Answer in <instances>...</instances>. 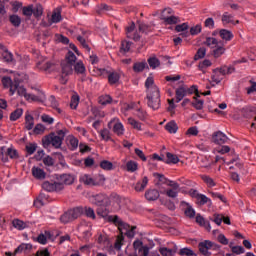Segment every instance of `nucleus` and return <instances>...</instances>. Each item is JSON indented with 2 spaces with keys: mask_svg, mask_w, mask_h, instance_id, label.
<instances>
[{
  "mask_svg": "<svg viewBox=\"0 0 256 256\" xmlns=\"http://www.w3.org/2000/svg\"><path fill=\"white\" fill-rule=\"evenodd\" d=\"M109 221L114 223L116 227H118V231H120V235H118L116 242L114 244V247L117 251H121V247H123V241H125V236L128 237V239H133L135 237V229H137V226H131L127 223H125L119 216H109Z\"/></svg>",
  "mask_w": 256,
  "mask_h": 256,
  "instance_id": "nucleus-1",
  "label": "nucleus"
},
{
  "mask_svg": "<svg viewBox=\"0 0 256 256\" xmlns=\"http://www.w3.org/2000/svg\"><path fill=\"white\" fill-rule=\"evenodd\" d=\"M147 105L153 111H157L161 107V92L159 87L155 85V80L149 76L145 81Z\"/></svg>",
  "mask_w": 256,
  "mask_h": 256,
  "instance_id": "nucleus-2",
  "label": "nucleus"
},
{
  "mask_svg": "<svg viewBox=\"0 0 256 256\" xmlns=\"http://www.w3.org/2000/svg\"><path fill=\"white\" fill-rule=\"evenodd\" d=\"M65 137V132L59 130L58 134L50 133L42 139L43 147L47 149L50 145L55 147V149H60L63 145V138Z\"/></svg>",
  "mask_w": 256,
  "mask_h": 256,
  "instance_id": "nucleus-3",
  "label": "nucleus"
},
{
  "mask_svg": "<svg viewBox=\"0 0 256 256\" xmlns=\"http://www.w3.org/2000/svg\"><path fill=\"white\" fill-rule=\"evenodd\" d=\"M198 249L201 255L211 256V252H209V249H213V251H219L221 249V245L214 243L210 240H204L198 244Z\"/></svg>",
  "mask_w": 256,
  "mask_h": 256,
  "instance_id": "nucleus-4",
  "label": "nucleus"
},
{
  "mask_svg": "<svg viewBox=\"0 0 256 256\" xmlns=\"http://www.w3.org/2000/svg\"><path fill=\"white\" fill-rule=\"evenodd\" d=\"M0 157L2 163H9V159H19V152L13 147L7 148L6 146H2L0 148Z\"/></svg>",
  "mask_w": 256,
  "mask_h": 256,
  "instance_id": "nucleus-5",
  "label": "nucleus"
},
{
  "mask_svg": "<svg viewBox=\"0 0 256 256\" xmlns=\"http://www.w3.org/2000/svg\"><path fill=\"white\" fill-rule=\"evenodd\" d=\"M100 75L107 77L109 85H117L121 79V75L113 70L100 69Z\"/></svg>",
  "mask_w": 256,
  "mask_h": 256,
  "instance_id": "nucleus-6",
  "label": "nucleus"
},
{
  "mask_svg": "<svg viewBox=\"0 0 256 256\" xmlns=\"http://www.w3.org/2000/svg\"><path fill=\"white\" fill-rule=\"evenodd\" d=\"M108 128L112 129L113 133L115 135H118V137H121V135L125 134V127L123 126V123L119 121V119L114 118L108 123Z\"/></svg>",
  "mask_w": 256,
  "mask_h": 256,
  "instance_id": "nucleus-7",
  "label": "nucleus"
},
{
  "mask_svg": "<svg viewBox=\"0 0 256 256\" xmlns=\"http://www.w3.org/2000/svg\"><path fill=\"white\" fill-rule=\"evenodd\" d=\"M126 36L128 39H132L137 43L141 41V35L139 32L135 31V22H132L129 26L126 27Z\"/></svg>",
  "mask_w": 256,
  "mask_h": 256,
  "instance_id": "nucleus-8",
  "label": "nucleus"
},
{
  "mask_svg": "<svg viewBox=\"0 0 256 256\" xmlns=\"http://www.w3.org/2000/svg\"><path fill=\"white\" fill-rule=\"evenodd\" d=\"M42 189H44V191H48L49 193L53 191H63V184L59 182L46 181L42 184Z\"/></svg>",
  "mask_w": 256,
  "mask_h": 256,
  "instance_id": "nucleus-9",
  "label": "nucleus"
},
{
  "mask_svg": "<svg viewBox=\"0 0 256 256\" xmlns=\"http://www.w3.org/2000/svg\"><path fill=\"white\" fill-rule=\"evenodd\" d=\"M212 141L215 145H225L229 141V137L221 131L214 132L212 135Z\"/></svg>",
  "mask_w": 256,
  "mask_h": 256,
  "instance_id": "nucleus-10",
  "label": "nucleus"
},
{
  "mask_svg": "<svg viewBox=\"0 0 256 256\" xmlns=\"http://www.w3.org/2000/svg\"><path fill=\"white\" fill-rule=\"evenodd\" d=\"M161 161L166 165H177L179 163V157L171 152H167L166 156L161 155Z\"/></svg>",
  "mask_w": 256,
  "mask_h": 256,
  "instance_id": "nucleus-11",
  "label": "nucleus"
},
{
  "mask_svg": "<svg viewBox=\"0 0 256 256\" xmlns=\"http://www.w3.org/2000/svg\"><path fill=\"white\" fill-rule=\"evenodd\" d=\"M133 248L135 251H138L141 256H149V248L148 246H143V242L139 239H136L133 242Z\"/></svg>",
  "mask_w": 256,
  "mask_h": 256,
  "instance_id": "nucleus-12",
  "label": "nucleus"
},
{
  "mask_svg": "<svg viewBox=\"0 0 256 256\" xmlns=\"http://www.w3.org/2000/svg\"><path fill=\"white\" fill-rule=\"evenodd\" d=\"M2 85L8 89V87L10 88V93H12V95H15V91H17V84L13 83V80L11 79V77L9 76H4L2 78Z\"/></svg>",
  "mask_w": 256,
  "mask_h": 256,
  "instance_id": "nucleus-13",
  "label": "nucleus"
},
{
  "mask_svg": "<svg viewBox=\"0 0 256 256\" xmlns=\"http://www.w3.org/2000/svg\"><path fill=\"white\" fill-rule=\"evenodd\" d=\"M107 201V195L105 194H96L90 197V203L93 205H96L97 207L99 205H105V202Z\"/></svg>",
  "mask_w": 256,
  "mask_h": 256,
  "instance_id": "nucleus-14",
  "label": "nucleus"
},
{
  "mask_svg": "<svg viewBox=\"0 0 256 256\" xmlns=\"http://www.w3.org/2000/svg\"><path fill=\"white\" fill-rule=\"evenodd\" d=\"M58 180H59L58 183H61L64 189L65 185H73L75 181V176L71 174H62L59 176Z\"/></svg>",
  "mask_w": 256,
  "mask_h": 256,
  "instance_id": "nucleus-15",
  "label": "nucleus"
},
{
  "mask_svg": "<svg viewBox=\"0 0 256 256\" xmlns=\"http://www.w3.org/2000/svg\"><path fill=\"white\" fill-rule=\"evenodd\" d=\"M176 95V103H181L183 101V98L187 97V86H180L175 91Z\"/></svg>",
  "mask_w": 256,
  "mask_h": 256,
  "instance_id": "nucleus-16",
  "label": "nucleus"
},
{
  "mask_svg": "<svg viewBox=\"0 0 256 256\" xmlns=\"http://www.w3.org/2000/svg\"><path fill=\"white\" fill-rule=\"evenodd\" d=\"M145 69H149V64L145 60H143L142 62H135L133 65L134 73H143Z\"/></svg>",
  "mask_w": 256,
  "mask_h": 256,
  "instance_id": "nucleus-17",
  "label": "nucleus"
},
{
  "mask_svg": "<svg viewBox=\"0 0 256 256\" xmlns=\"http://www.w3.org/2000/svg\"><path fill=\"white\" fill-rule=\"evenodd\" d=\"M181 206L182 207H187L184 210V214H185L186 217H189V219H193L195 217V209H193V206H191V204H189L185 201H182Z\"/></svg>",
  "mask_w": 256,
  "mask_h": 256,
  "instance_id": "nucleus-18",
  "label": "nucleus"
},
{
  "mask_svg": "<svg viewBox=\"0 0 256 256\" xmlns=\"http://www.w3.org/2000/svg\"><path fill=\"white\" fill-rule=\"evenodd\" d=\"M163 25H177L178 23H181V19L178 16L171 15L165 18H161Z\"/></svg>",
  "mask_w": 256,
  "mask_h": 256,
  "instance_id": "nucleus-19",
  "label": "nucleus"
},
{
  "mask_svg": "<svg viewBox=\"0 0 256 256\" xmlns=\"http://www.w3.org/2000/svg\"><path fill=\"white\" fill-rule=\"evenodd\" d=\"M196 223H198L200 227H205L207 231H211V223L205 220V218L201 214L196 215Z\"/></svg>",
  "mask_w": 256,
  "mask_h": 256,
  "instance_id": "nucleus-20",
  "label": "nucleus"
},
{
  "mask_svg": "<svg viewBox=\"0 0 256 256\" xmlns=\"http://www.w3.org/2000/svg\"><path fill=\"white\" fill-rule=\"evenodd\" d=\"M225 46H223V42L219 43L218 45L214 46V50L212 51V54L214 56L215 59H219V57H221V55L225 54Z\"/></svg>",
  "mask_w": 256,
  "mask_h": 256,
  "instance_id": "nucleus-21",
  "label": "nucleus"
},
{
  "mask_svg": "<svg viewBox=\"0 0 256 256\" xmlns=\"http://www.w3.org/2000/svg\"><path fill=\"white\" fill-rule=\"evenodd\" d=\"M159 190L157 189H150L148 191H146L145 193V198L148 201H157V199H159Z\"/></svg>",
  "mask_w": 256,
  "mask_h": 256,
  "instance_id": "nucleus-22",
  "label": "nucleus"
},
{
  "mask_svg": "<svg viewBox=\"0 0 256 256\" xmlns=\"http://www.w3.org/2000/svg\"><path fill=\"white\" fill-rule=\"evenodd\" d=\"M161 185H166V187H172V189H179V183L169 180L165 175L161 174Z\"/></svg>",
  "mask_w": 256,
  "mask_h": 256,
  "instance_id": "nucleus-23",
  "label": "nucleus"
},
{
  "mask_svg": "<svg viewBox=\"0 0 256 256\" xmlns=\"http://www.w3.org/2000/svg\"><path fill=\"white\" fill-rule=\"evenodd\" d=\"M164 129L168 131V133L175 134L179 131V126H177V122H175V120H171L164 126Z\"/></svg>",
  "mask_w": 256,
  "mask_h": 256,
  "instance_id": "nucleus-24",
  "label": "nucleus"
},
{
  "mask_svg": "<svg viewBox=\"0 0 256 256\" xmlns=\"http://www.w3.org/2000/svg\"><path fill=\"white\" fill-rule=\"evenodd\" d=\"M62 79H65L67 75H71L73 73V64H69L68 62L62 63Z\"/></svg>",
  "mask_w": 256,
  "mask_h": 256,
  "instance_id": "nucleus-25",
  "label": "nucleus"
},
{
  "mask_svg": "<svg viewBox=\"0 0 256 256\" xmlns=\"http://www.w3.org/2000/svg\"><path fill=\"white\" fill-rule=\"evenodd\" d=\"M219 36L221 37V39H223V41H231V39H233L234 37L233 32L227 29H220Z\"/></svg>",
  "mask_w": 256,
  "mask_h": 256,
  "instance_id": "nucleus-26",
  "label": "nucleus"
},
{
  "mask_svg": "<svg viewBox=\"0 0 256 256\" xmlns=\"http://www.w3.org/2000/svg\"><path fill=\"white\" fill-rule=\"evenodd\" d=\"M32 175L33 177H35V179H45L46 177V173L43 169L39 168V167H33L32 168Z\"/></svg>",
  "mask_w": 256,
  "mask_h": 256,
  "instance_id": "nucleus-27",
  "label": "nucleus"
},
{
  "mask_svg": "<svg viewBox=\"0 0 256 256\" xmlns=\"http://www.w3.org/2000/svg\"><path fill=\"white\" fill-rule=\"evenodd\" d=\"M149 183V178L144 176L142 180L138 181L135 185V191H145V187H147Z\"/></svg>",
  "mask_w": 256,
  "mask_h": 256,
  "instance_id": "nucleus-28",
  "label": "nucleus"
},
{
  "mask_svg": "<svg viewBox=\"0 0 256 256\" xmlns=\"http://www.w3.org/2000/svg\"><path fill=\"white\" fill-rule=\"evenodd\" d=\"M70 212V215L72 217V220L75 221V219H79L81 215L84 213L83 207H76L74 209L68 210Z\"/></svg>",
  "mask_w": 256,
  "mask_h": 256,
  "instance_id": "nucleus-29",
  "label": "nucleus"
},
{
  "mask_svg": "<svg viewBox=\"0 0 256 256\" xmlns=\"http://www.w3.org/2000/svg\"><path fill=\"white\" fill-rule=\"evenodd\" d=\"M25 127L27 131H31L35 127V118L31 114H26L25 116Z\"/></svg>",
  "mask_w": 256,
  "mask_h": 256,
  "instance_id": "nucleus-30",
  "label": "nucleus"
},
{
  "mask_svg": "<svg viewBox=\"0 0 256 256\" xmlns=\"http://www.w3.org/2000/svg\"><path fill=\"white\" fill-rule=\"evenodd\" d=\"M253 113H255L254 107H246L241 109V114L244 119H252Z\"/></svg>",
  "mask_w": 256,
  "mask_h": 256,
  "instance_id": "nucleus-31",
  "label": "nucleus"
},
{
  "mask_svg": "<svg viewBox=\"0 0 256 256\" xmlns=\"http://www.w3.org/2000/svg\"><path fill=\"white\" fill-rule=\"evenodd\" d=\"M98 102L100 105H111L113 103V98L109 94L101 95L98 98Z\"/></svg>",
  "mask_w": 256,
  "mask_h": 256,
  "instance_id": "nucleus-32",
  "label": "nucleus"
},
{
  "mask_svg": "<svg viewBox=\"0 0 256 256\" xmlns=\"http://www.w3.org/2000/svg\"><path fill=\"white\" fill-rule=\"evenodd\" d=\"M219 43H223V41H218L217 38L207 37L206 41L203 42V45L207 47H211V49H215V46L219 45Z\"/></svg>",
  "mask_w": 256,
  "mask_h": 256,
  "instance_id": "nucleus-33",
  "label": "nucleus"
},
{
  "mask_svg": "<svg viewBox=\"0 0 256 256\" xmlns=\"http://www.w3.org/2000/svg\"><path fill=\"white\" fill-rule=\"evenodd\" d=\"M31 249H33V245L22 243L15 249V253H29Z\"/></svg>",
  "mask_w": 256,
  "mask_h": 256,
  "instance_id": "nucleus-34",
  "label": "nucleus"
},
{
  "mask_svg": "<svg viewBox=\"0 0 256 256\" xmlns=\"http://www.w3.org/2000/svg\"><path fill=\"white\" fill-rule=\"evenodd\" d=\"M62 16H61V8H56L53 13H52V16H51V21L52 23H61V20H62Z\"/></svg>",
  "mask_w": 256,
  "mask_h": 256,
  "instance_id": "nucleus-35",
  "label": "nucleus"
},
{
  "mask_svg": "<svg viewBox=\"0 0 256 256\" xmlns=\"http://www.w3.org/2000/svg\"><path fill=\"white\" fill-rule=\"evenodd\" d=\"M138 29L140 33H151L153 31V27L147 25L145 22L138 21Z\"/></svg>",
  "mask_w": 256,
  "mask_h": 256,
  "instance_id": "nucleus-36",
  "label": "nucleus"
},
{
  "mask_svg": "<svg viewBox=\"0 0 256 256\" xmlns=\"http://www.w3.org/2000/svg\"><path fill=\"white\" fill-rule=\"evenodd\" d=\"M32 15L35 19H41L43 15V6L41 4H36L35 7H33Z\"/></svg>",
  "mask_w": 256,
  "mask_h": 256,
  "instance_id": "nucleus-37",
  "label": "nucleus"
},
{
  "mask_svg": "<svg viewBox=\"0 0 256 256\" xmlns=\"http://www.w3.org/2000/svg\"><path fill=\"white\" fill-rule=\"evenodd\" d=\"M96 213L99 215V217H107L109 216V209L104 204H101L96 209Z\"/></svg>",
  "mask_w": 256,
  "mask_h": 256,
  "instance_id": "nucleus-38",
  "label": "nucleus"
},
{
  "mask_svg": "<svg viewBox=\"0 0 256 256\" xmlns=\"http://www.w3.org/2000/svg\"><path fill=\"white\" fill-rule=\"evenodd\" d=\"M147 63L150 69H157L161 65V62L155 56L149 57Z\"/></svg>",
  "mask_w": 256,
  "mask_h": 256,
  "instance_id": "nucleus-39",
  "label": "nucleus"
},
{
  "mask_svg": "<svg viewBox=\"0 0 256 256\" xmlns=\"http://www.w3.org/2000/svg\"><path fill=\"white\" fill-rule=\"evenodd\" d=\"M22 15H24L26 19H31V17H33V5L24 6L22 8Z\"/></svg>",
  "mask_w": 256,
  "mask_h": 256,
  "instance_id": "nucleus-40",
  "label": "nucleus"
},
{
  "mask_svg": "<svg viewBox=\"0 0 256 256\" xmlns=\"http://www.w3.org/2000/svg\"><path fill=\"white\" fill-rule=\"evenodd\" d=\"M9 21L13 27H20L21 26V17L17 14H12L9 16Z\"/></svg>",
  "mask_w": 256,
  "mask_h": 256,
  "instance_id": "nucleus-41",
  "label": "nucleus"
},
{
  "mask_svg": "<svg viewBox=\"0 0 256 256\" xmlns=\"http://www.w3.org/2000/svg\"><path fill=\"white\" fill-rule=\"evenodd\" d=\"M74 71L75 73H77V75H85V65L83 64V62L78 61L75 65H74Z\"/></svg>",
  "mask_w": 256,
  "mask_h": 256,
  "instance_id": "nucleus-42",
  "label": "nucleus"
},
{
  "mask_svg": "<svg viewBox=\"0 0 256 256\" xmlns=\"http://www.w3.org/2000/svg\"><path fill=\"white\" fill-rule=\"evenodd\" d=\"M205 55H207V48L206 47H200L196 54L194 55V61H199V59L205 58Z\"/></svg>",
  "mask_w": 256,
  "mask_h": 256,
  "instance_id": "nucleus-43",
  "label": "nucleus"
},
{
  "mask_svg": "<svg viewBox=\"0 0 256 256\" xmlns=\"http://www.w3.org/2000/svg\"><path fill=\"white\" fill-rule=\"evenodd\" d=\"M23 115V108H18L10 114V121H17Z\"/></svg>",
  "mask_w": 256,
  "mask_h": 256,
  "instance_id": "nucleus-44",
  "label": "nucleus"
},
{
  "mask_svg": "<svg viewBox=\"0 0 256 256\" xmlns=\"http://www.w3.org/2000/svg\"><path fill=\"white\" fill-rule=\"evenodd\" d=\"M177 253V248H167L161 247V255L162 256H174Z\"/></svg>",
  "mask_w": 256,
  "mask_h": 256,
  "instance_id": "nucleus-45",
  "label": "nucleus"
},
{
  "mask_svg": "<svg viewBox=\"0 0 256 256\" xmlns=\"http://www.w3.org/2000/svg\"><path fill=\"white\" fill-rule=\"evenodd\" d=\"M108 11H113V7L107 4H99L96 9L99 15H101V13H107Z\"/></svg>",
  "mask_w": 256,
  "mask_h": 256,
  "instance_id": "nucleus-46",
  "label": "nucleus"
},
{
  "mask_svg": "<svg viewBox=\"0 0 256 256\" xmlns=\"http://www.w3.org/2000/svg\"><path fill=\"white\" fill-rule=\"evenodd\" d=\"M12 225L15 229H18V231H23V229L27 227V224H25V222L19 219H14L12 221Z\"/></svg>",
  "mask_w": 256,
  "mask_h": 256,
  "instance_id": "nucleus-47",
  "label": "nucleus"
},
{
  "mask_svg": "<svg viewBox=\"0 0 256 256\" xmlns=\"http://www.w3.org/2000/svg\"><path fill=\"white\" fill-rule=\"evenodd\" d=\"M195 100L194 102H191L192 107L196 109L197 111H201L203 109V105L205 104V101L198 99L197 97H193Z\"/></svg>",
  "mask_w": 256,
  "mask_h": 256,
  "instance_id": "nucleus-48",
  "label": "nucleus"
},
{
  "mask_svg": "<svg viewBox=\"0 0 256 256\" xmlns=\"http://www.w3.org/2000/svg\"><path fill=\"white\" fill-rule=\"evenodd\" d=\"M200 177L202 181H204L207 184V187H215L217 185V183H215V180H213L211 176L201 175Z\"/></svg>",
  "mask_w": 256,
  "mask_h": 256,
  "instance_id": "nucleus-49",
  "label": "nucleus"
},
{
  "mask_svg": "<svg viewBox=\"0 0 256 256\" xmlns=\"http://www.w3.org/2000/svg\"><path fill=\"white\" fill-rule=\"evenodd\" d=\"M221 21L223 25H229V23H233V14H229V12H224Z\"/></svg>",
  "mask_w": 256,
  "mask_h": 256,
  "instance_id": "nucleus-50",
  "label": "nucleus"
},
{
  "mask_svg": "<svg viewBox=\"0 0 256 256\" xmlns=\"http://www.w3.org/2000/svg\"><path fill=\"white\" fill-rule=\"evenodd\" d=\"M198 201V204L203 206V205H207V203H209L211 205V200L209 199V197H207L204 194H200L198 195V198H196Z\"/></svg>",
  "mask_w": 256,
  "mask_h": 256,
  "instance_id": "nucleus-51",
  "label": "nucleus"
},
{
  "mask_svg": "<svg viewBox=\"0 0 256 256\" xmlns=\"http://www.w3.org/2000/svg\"><path fill=\"white\" fill-rule=\"evenodd\" d=\"M100 167L104 171H112L113 163L109 160H103V161L100 162Z\"/></svg>",
  "mask_w": 256,
  "mask_h": 256,
  "instance_id": "nucleus-52",
  "label": "nucleus"
},
{
  "mask_svg": "<svg viewBox=\"0 0 256 256\" xmlns=\"http://www.w3.org/2000/svg\"><path fill=\"white\" fill-rule=\"evenodd\" d=\"M131 45H133V43H131L127 40L122 41L120 52L121 53H129V51L131 49Z\"/></svg>",
  "mask_w": 256,
  "mask_h": 256,
  "instance_id": "nucleus-53",
  "label": "nucleus"
},
{
  "mask_svg": "<svg viewBox=\"0 0 256 256\" xmlns=\"http://www.w3.org/2000/svg\"><path fill=\"white\" fill-rule=\"evenodd\" d=\"M178 255H180V256H197V254H195V252L191 248H188V247L180 249Z\"/></svg>",
  "mask_w": 256,
  "mask_h": 256,
  "instance_id": "nucleus-54",
  "label": "nucleus"
},
{
  "mask_svg": "<svg viewBox=\"0 0 256 256\" xmlns=\"http://www.w3.org/2000/svg\"><path fill=\"white\" fill-rule=\"evenodd\" d=\"M229 247L234 255H243V253H245L243 246H231V244H229Z\"/></svg>",
  "mask_w": 256,
  "mask_h": 256,
  "instance_id": "nucleus-55",
  "label": "nucleus"
},
{
  "mask_svg": "<svg viewBox=\"0 0 256 256\" xmlns=\"http://www.w3.org/2000/svg\"><path fill=\"white\" fill-rule=\"evenodd\" d=\"M174 30L176 31V33H183L185 31L189 30V24L184 22L182 24H177L174 28Z\"/></svg>",
  "mask_w": 256,
  "mask_h": 256,
  "instance_id": "nucleus-56",
  "label": "nucleus"
},
{
  "mask_svg": "<svg viewBox=\"0 0 256 256\" xmlns=\"http://www.w3.org/2000/svg\"><path fill=\"white\" fill-rule=\"evenodd\" d=\"M81 181H82L85 185H92V186L97 185V184L95 183V180H94L91 176H89V175H87V174H85L84 176L81 177Z\"/></svg>",
  "mask_w": 256,
  "mask_h": 256,
  "instance_id": "nucleus-57",
  "label": "nucleus"
},
{
  "mask_svg": "<svg viewBox=\"0 0 256 256\" xmlns=\"http://www.w3.org/2000/svg\"><path fill=\"white\" fill-rule=\"evenodd\" d=\"M60 221H61V223H64V224L71 223V221H73V218L71 216V212H69V210L67 212H65L60 217Z\"/></svg>",
  "mask_w": 256,
  "mask_h": 256,
  "instance_id": "nucleus-58",
  "label": "nucleus"
},
{
  "mask_svg": "<svg viewBox=\"0 0 256 256\" xmlns=\"http://www.w3.org/2000/svg\"><path fill=\"white\" fill-rule=\"evenodd\" d=\"M75 61H77V56H75V53L68 51L66 54V63H69L70 65H75Z\"/></svg>",
  "mask_w": 256,
  "mask_h": 256,
  "instance_id": "nucleus-59",
  "label": "nucleus"
},
{
  "mask_svg": "<svg viewBox=\"0 0 256 256\" xmlns=\"http://www.w3.org/2000/svg\"><path fill=\"white\" fill-rule=\"evenodd\" d=\"M137 162L135 161H128L126 163V169L127 171H129L130 173H135V171H137Z\"/></svg>",
  "mask_w": 256,
  "mask_h": 256,
  "instance_id": "nucleus-60",
  "label": "nucleus"
},
{
  "mask_svg": "<svg viewBox=\"0 0 256 256\" xmlns=\"http://www.w3.org/2000/svg\"><path fill=\"white\" fill-rule=\"evenodd\" d=\"M100 137L104 141H111V132L109 131V129L104 128L103 130L100 131Z\"/></svg>",
  "mask_w": 256,
  "mask_h": 256,
  "instance_id": "nucleus-61",
  "label": "nucleus"
},
{
  "mask_svg": "<svg viewBox=\"0 0 256 256\" xmlns=\"http://www.w3.org/2000/svg\"><path fill=\"white\" fill-rule=\"evenodd\" d=\"M25 149H26V152L28 153V155H33V153H35L37 151V144L29 143L26 145Z\"/></svg>",
  "mask_w": 256,
  "mask_h": 256,
  "instance_id": "nucleus-62",
  "label": "nucleus"
},
{
  "mask_svg": "<svg viewBox=\"0 0 256 256\" xmlns=\"http://www.w3.org/2000/svg\"><path fill=\"white\" fill-rule=\"evenodd\" d=\"M174 13L175 12L173 11V8H164L161 12V19H165V17H170L171 15H174Z\"/></svg>",
  "mask_w": 256,
  "mask_h": 256,
  "instance_id": "nucleus-63",
  "label": "nucleus"
},
{
  "mask_svg": "<svg viewBox=\"0 0 256 256\" xmlns=\"http://www.w3.org/2000/svg\"><path fill=\"white\" fill-rule=\"evenodd\" d=\"M78 106H79V95H73L71 97L70 107L71 109H77Z\"/></svg>",
  "mask_w": 256,
  "mask_h": 256,
  "instance_id": "nucleus-64",
  "label": "nucleus"
}]
</instances>
